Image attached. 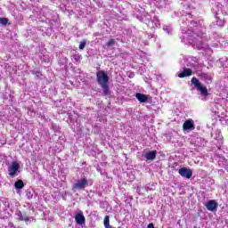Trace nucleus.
<instances>
[{
    "mask_svg": "<svg viewBox=\"0 0 228 228\" xmlns=\"http://www.w3.org/2000/svg\"><path fill=\"white\" fill-rule=\"evenodd\" d=\"M71 58L74 61V63H79V61H81L82 59L81 55L79 54H74Z\"/></svg>",
    "mask_w": 228,
    "mask_h": 228,
    "instance_id": "nucleus-19",
    "label": "nucleus"
},
{
    "mask_svg": "<svg viewBox=\"0 0 228 228\" xmlns=\"http://www.w3.org/2000/svg\"><path fill=\"white\" fill-rule=\"evenodd\" d=\"M8 174L10 177H17L19 174H20V165L19 163L13 161L9 167H8Z\"/></svg>",
    "mask_w": 228,
    "mask_h": 228,
    "instance_id": "nucleus-4",
    "label": "nucleus"
},
{
    "mask_svg": "<svg viewBox=\"0 0 228 228\" xmlns=\"http://www.w3.org/2000/svg\"><path fill=\"white\" fill-rule=\"evenodd\" d=\"M156 151H152L145 153L144 158L146 159V161H154V159H156Z\"/></svg>",
    "mask_w": 228,
    "mask_h": 228,
    "instance_id": "nucleus-16",
    "label": "nucleus"
},
{
    "mask_svg": "<svg viewBox=\"0 0 228 228\" xmlns=\"http://www.w3.org/2000/svg\"><path fill=\"white\" fill-rule=\"evenodd\" d=\"M88 186V179L82 178L77 180L76 183L72 185V190L76 191V190H85Z\"/></svg>",
    "mask_w": 228,
    "mask_h": 228,
    "instance_id": "nucleus-5",
    "label": "nucleus"
},
{
    "mask_svg": "<svg viewBox=\"0 0 228 228\" xmlns=\"http://www.w3.org/2000/svg\"><path fill=\"white\" fill-rule=\"evenodd\" d=\"M96 170H97V172H100L101 175H102V171L101 170V167H98L96 168Z\"/></svg>",
    "mask_w": 228,
    "mask_h": 228,
    "instance_id": "nucleus-28",
    "label": "nucleus"
},
{
    "mask_svg": "<svg viewBox=\"0 0 228 228\" xmlns=\"http://www.w3.org/2000/svg\"><path fill=\"white\" fill-rule=\"evenodd\" d=\"M186 67L189 69H197L199 67V62L196 57H189L186 60Z\"/></svg>",
    "mask_w": 228,
    "mask_h": 228,
    "instance_id": "nucleus-10",
    "label": "nucleus"
},
{
    "mask_svg": "<svg viewBox=\"0 0 228 228\" xmlns=\"http://www.w3.org/2000/svg\"><path fill=\"white\" fill-rule=\"evenodd\" d=\"M75 221L78 225H83L86 222L85 215H83V212L80 211L75 216Z\"/></svg>",
    "mask_w": 228,
    "mask_h": 228,
    "instance_id": "nucleus-14",
    "label": "nucleus"
},
{
    "mask_svg": "<svg viewBox=\"0 0 228 228\" xmlns=\"http://www.w3.org/2000/svg\"><path fill=\"white\" fill-rule=\"evenodd\" d=\"M14 188L17 190V192L20 191L24 188V182L22 180H18L14 183Z\"/></svg>",
    "mask_w": 228,
    "mask_h": 228,
    "instance_id": "nucleus-18",
    "label": "nucleus"
},
{
    "mask_svg": "<svg viewBox=\"0 0 228 228\" xmlns=\"http://www.w3.org/2000/svg\"><path fill=\"white\" fill-rule=\"evenodd\" d=\"M115 45V39H110L107 44V47H113V45Z\"/></svg>",
    "mask_w": 228,
    "mask_h": 228,
    "instance_id": "nucleus-26",
    "label": "nucleus"
},
{
    "mask_svg": "<svg viewBox=\"0 0 228 228\" xmlns=\"http://www.w3.org/2000/svg\"><path fill=\"white\" fill-rule=\"evenodd\" d=\"M170 4L168 0H160V6L161 8H167Z\"/></svg>",
    "mask_w": 228,
    "mask_h": 228,
    "instance_id": "nucleus-21",
    "label": "nucleus"
},
{
    "mask_svg": "<svg viewBox=\"0 0 228 228\" xmlns=\"http://www.w3.org/2000/svg\"><path fill=\"white\" fill-rule=\"evenodd\" d=\"M219 61L224 62V59H220Z\"/></svg>",
    "mask_w": 228,
    "mask_h": 228,
    "instance_id": "nucleus-34",
    "label": "nucleus"
},
{
    "mask_svg": "<svg viewBox=\"0 0 228 228\" xmlns=\"http://www.w3.org/2000/svg\"><path fill=\"white\" fill-rule=\"evenodd\" d=\"M211 136L217 142L216 145L218 149H221L222 143H224V136H222V132L218 129L213 130Z\"/></svg>",
    "mask_w": 228,
    "mask_h": 228,
    "instance_id": "nucleus-6",
    "label": "nucleus"
},
{
    "mask_svg": "<svg viewBox=\"0 0 228 228\" xmlns=\"http://www.w3.org/2000/svg\"><path fill=\"white\" fill-rule=\"evenodd\" d=\"M129 77H134V73H131V74L129 75Z\"/></svg>",
    "mask_w": 228,
    "mask_h": 228,
    "instance_id": "nucleus-30",
    "label": "nucleus"
},
{
    "mask_svg": "<svg viewBox=\"0 0 228 228\" xmlns=\"http://www.w3.org/2000/svg\"><path fill=\"white\" fill-rule=\"evenodd\" d=\"M183 131H193L195 129V122H193V119H188L186 120L183 125Z\"/></svg>",
    "mask_w": 228,
    "mask_h": 228,
    "instance_id": "nucleus-11",
    "label": "nucleus"
},
{
    "mask_svg": "<svg viewBox=\"0 0 228 228\" xmlns=\"http://www.w3.org/2000/svg\"><path fill=\"white\" fill-rule=\"evenodd\" d=\"M0 24H2V26H6V24H8V19L0 18Z\"/></svg>",
    "mask_w": 228,
    "mask_h": 228,
    "instance_id": "nucleus-24",
    "label": "nucleus"
},
{
    "mask_svg": "<svg viewBox=\"0 0 228 228\" xmlns=\"http://www.w3.org/2000/svg\"><path fill=\"white\" fill-rule=\"evenodd\" d=\"M208 211H216V208H218V203H216V201L211 200H208L206 204H205Z\"/></svg>",
    "mask_w": 228,
    "mask_h": 228,
    "instance_id": "nucleus-13",
    "label": "nucleus"
},
{
    "mask_svg": "<svg viewBox=\"0 0 228 228\" xmlns=\"http://www.w3.org/2000/svg\"><path fill=\"white\" fill-rule=\"evenodd\" d=\"M198 77L208 85L213 83V77H211V75H209L208 73L200 72L198 73Z\"/></svg>",
    "mask_w": 228,
    "mask_h": 228,
    "instance_id": "nucleus-9",
    "label": "nucleus"
},
{
    "mask_svg": "<svg viewBox=\"0 0 228 228\" xmlns=\"http://www.w3.org/2000/svg\"><path fill=\"white\" fill-rule=\"evenodd\" d=\"M191 74H193V70L191 68H184L182 72L177 73V76L178 77L183 78V77H190Z\"/></svg>",
    "mask_w": 228,
    "mask_h": 228,
    "instance_id": "nucleus-12",
    "label": "nucleus"
},
{
    "mask_svg": "<svg viewBox=\"0 0 228 228\" xmlns=\"http://www.w3.org/2000/svg\"><path fill=\"white\" fill-rule=\"evenodd\" d=\"M181 20H182V22H184V20H186V18H184V16H183Z\"/></svg>",
    "mask_w": 228,
    "mask_h": 228,
    "instance_id": "nucleus-31",
    "label": "nucleus"
},
{
    "mask_svg": "<svg viewBox=\"0 0 228 228\" xmlns=\"http://www.w3.org/2000/svg\"><path fill=\"white\" fill-rule=\"evenodd\" d=\"M178 173L182 177H185V179H191V175H193V171L187 167L180 168Z\"/></svg>",
    "mask_w": 228,
    "mask_h": 228,
    "instance_id": "nucleus-8",
    "label": "nucleus"
},
{
    "mask_svg": "<svg viewBox=\"0 0 228 228\" xmlns=\"http://www.w3.org/2000/svg\"><path fill=\"white\" fill-rule=\"evenodd\" d=\"M15 215L17 216L18 220H20L21 222H26V224L33 222V220H35L34 217H29L28 216V214L23 213L20 210H17L15 212Z\"/></svg>",
    "mask_w": 228,
    "mask_h": 228,
    "instance_id": "nucleus-7",
    "label": "nucleus"
},
{
    "mask_svg": "<svg viewBox=\"0 0 228 228\" xmlns=\"http://www.w3.org/2000/svg\"><path fill=\"white\" fill-rule=\"evenodd\" d=\"M151 17L149 15L148 12H143L141 16V22H144L145 24L151 22Z\"/></svg>",
    "mask_w": 228,
    "mask_h": 228,
    "instance_id": "nucleus-17",
    "label": "nucleus"
},
{
    "mask_svg": "<svg viewBox=\"0 0 228 228\" xmlns=\"http://www.w3.org/2000/svg\"><path fill=\"white\" fill-rule=\"evenodd\" d=\"M36 74H37V76H38V74H40V72H37Z\"/></svg>",
    "mask_w": 228,
    "mask_h": 228,
    "instance_id": "nucleus-36",
    "label": "nucleus"
},
{
    "mask_svg": "<svg viewBox=\"0 0 228 228\" xmlns=\"http://www.w3.org/2000/svg\"><path fill=\"white\" fill-rule=\"evenodd\" d=\"M191 24L196 25V27H197V22H195V21H191Z\"/></svg>",
    "mask_w": 228,
    "mask_h": 228,
    "instance_id": "nucleus-32",
    "label": "nucleus"
},
{
    "mask_svg": "<svg viewBox=\"0 0 228 228\" xmlns=\"http://www.w3.org/2000/svg\"><path fill=\"white\" fill-rule=\"evenodd\" d=\"M135 99H137L139 102H147L149 101V96L141 93H137L135 94Z\"/></svg>",
    "mask_w": 228,
    "mask_h": 228,
    "instance_id": "nucleus-15",
    "label": "nucleus"
},
{
    "mask_svg": "<svg viewBox=\"0 0 228 228\" xmlns=\"http://www.w3.org/2000/svg\"><path fill=\"white\" fill-rule=\"evenodd\" d=\"M148 228H154V224H149Z\"/></svg>",
    "mask_w": 228,
    "mask_h": 228,
    "instance_id": "nucleus-29",
    "label": "nucleus"
},
{
    "mask_svg": "<svg viewBox=\"0 0 228 228\" xmlns=\"http://www.w3.org/2000/svg\"><path fill=\"white\" fill-rule=\"evenodd\" d=\"M153 24H155L156 28H160L161 23H159V19L157 16H154L152 19Z\"/></svg>",
    "mask_w": 228,
    "mask_h": 228,
    "instance_id": "nucleus-20",
    "label": "nucleus"
},
{
    "mask_svg": "<svg viewBox=\"0 0 228 228\" xmlns=\"http://www.w3.org/2000/svg\"><path fill=\"white\" fill-rule=\"evenodd\" d=\"M26 197L28 200H31V199H33V191H31V190H28L26 191Z\"/></svg>",
    "mask_w": 228,
    "mask_h": 228,
    "instance_id": "nucleus-23",
    "label": "nucleus"
},
{
    "mask_svg": "<svg viewBox=\"0 0 228 228\" xmlns=\"http://www.w3.org/2000/svg\"><path fill=\"white\" fill-rule=\"evenodd\" d=\"M216 25L224 26V20H222L221 19H218V17H216Z\"/></svg>",
    "mask_w": 228,
    "mask_h": 228,
    "instance_id": "nucleus-27",
    "label": "nucleus"
},
{
    "mask_svg": "<svg viewBox=\"0 0 228 228\" xmlns=\"http://www.w3.org/2000/svg\"><path fill=\"white\" fill-rule=\"evenodd\" d=\"M8 216H10V213H7V215L5 216L6 218H8Z\"/></svg>",
    "mask_w": 228,
    "mask_h": 228,
    "instance_id": "nucleus-33",
    "label": "nucleus"
},
{
    "mask_svg": "<svg viewBox=\"0 0 228 228\" xmlns=\"http://www.w3.org/2000/svg\"><path fill=\"white\" fill-rule=\"evenodd\" d=\"M181 31L183 33V36H181L182 42L186 45H188V44H193L199 51H202V49L206 51V49H208L209 46L200 40L202 34L195 32L197 28L186 30L185 27L181 26Z\"/></svg>",
    "mask_w": 228,
    "mask_h": 228,
    "instance_id": "nucleus-1",
    "label": "nucleus"
},
{
    "mask_svg": "<svg viewBox=\"0 0 228 228\" xmlns=\"http://www.w3.org/2000/svg\"><path fill=\"white\" fill-rule=\"evenodd\" d=\"M85 47H86V41L83 40V41L80 42L79 49L83 50V49H85Z\"/></svg>",
    "mask_w": 228,
    "mask_h": 228,
    "instance_id": "nucleus-25",
    "label": "nucleus"
},
{
    "mask_svg": "<svg viewBox=\"0 0 228 228\" xmlns=\"http://www.w3.org/2000/svg\"><path fill=\"white\" fill-rule=\"evenodd\" d=\"M189 17H191V13H188Z\"/></svg>",
    "mask_w": 228,
    "mask_h": 228,
    "instance_id": "nucleus-35",
    "label": "nucleus"
},
{
    "mask_svg": "<svg viewBox=\"0 0 228 228\" xmlns=\"http://www.w3.org/2000/svg\"><path fill=\"white\" fill-rule=\"evenodd\" d=\"M163 29H164V31L166 33H167V35H172V31H173L172 27H170V26H164Z\"/></svg>",
    "mask_w": 228,
    "mask_h": 228,
    "instance_id": "nucleus-22",
    "label": "nucleus"
},
{
    "mask_svg": "<svg viewBox=\"0 0 228 228\" xmlns=\"http://www.w3.org/2000/svg\"><path fill=\"white\" fill-rule=\"evenodd\" d=\"M96 81L98 85L102 88V92L104 95H110V77H108V74L104 70H99L96 73Z\"/></svg>",
    "mask_w": 228,
    "mask_h": 228,
    "instance_id": "nucleus-2",
    "label": "nucleus"
},
{
    "mask_svg": "<svg viewBox=\"0 0 228 228\" xmlns=\"http://www.w3.org/2000/svg\"><path fill=\"white\" fill-rule=\"evenodd\" d=\"M191 83L194 86V88H196V90L200 93V95H202L203 97H208V95H209V93L208 92V87L202 86V84L200 83V81H199L197 77H193L191 80Z\"/></svg>",
    "mask_w": 228,
    "mask_h": 228,
    "instance_id": "nucleus-3",
    "label": "nucleus"
}]
</instances>
